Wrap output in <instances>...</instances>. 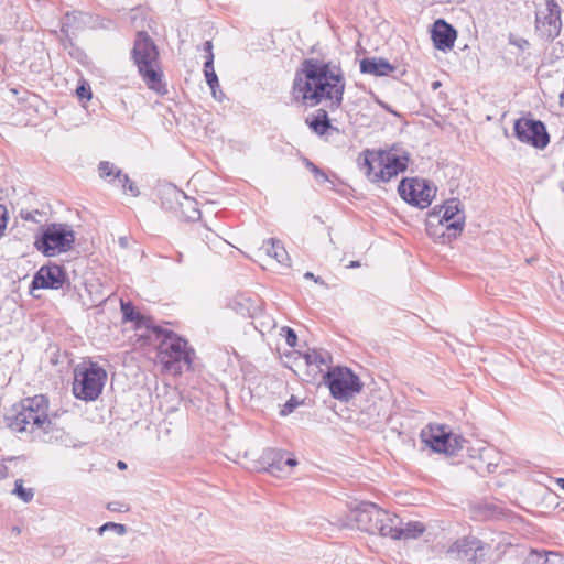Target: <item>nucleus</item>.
Returning <instances> with one entry per match:
<instances>
[{
  "label": "nucleus",
  "mask_w": 564,
  "mask_h": 564,
  "mask_svg": "<svg viewBox=\"0 0 564 564\" xmlns=\"http://www.w3.org/2000/svg\"><path fill=\"white\" fill-rule=\"evenodd\" d=\"M523 564H564V558L556 552L532 551Z\"/></svg>",
  "instance_id": "nucleus-22"
},
{
  "label": "nucleus",
  "mask_w": 564,
  "mask_h": 564,
  "mask_svg": "<svg viewBox=\"0 0 564 564\" xmlns=\"http://www.w3.org/2000/svg\"><path fill=\"white\" fill-rule=\"evenodd\" d=\"M366 414L370 415L372 423L387 421L390 416L388 402L383 400L373 401L367 406Z\"/></svg>",
  "instance_id": "nucleus-26"
},
{
  "label": "nucleus",
  "mask_w": 564,
  "mask_h": 564,
  "mask_svg": "<svg viewBox=\"0 0 564 564\" xmlns=\"http://www.w3.org/2000/svg\"><path fill=\"white\" fill-rule=\"evenodd\" d=\"M107 530H112L115 531L118 535H123L126 534L127 532V528L124 524H121V523H115V522H107L105 524H102L99 529H98V533L99 534H102L105 531Z\"/></svg>",
  "instance_id": "nucleus-34"
},
{
  "label": "nucleus",
  "mask_w": 564,
  "mask_h": 564,
  "mask_svg": "<svg viewBox=\"0 0 564 564\" xmlns=\"http://www.w3.org/2000/svg\"><path fill=\"white\" fill-rule=\"evenodd\" d=\"M37 436L42 437V440L47 443H53V442L64 443V442H66V440L68 437L63 429L56 426L52 422H51V426L48 427V433H45V430H44V431H41Z\"/></svg>",
  "instance_id": "nucleus-28"
},
{
  "label": "nucleus",
  "mask_w": 564,
  "mask_h": 564,
  "mask_svg": "<svg viewBox=\"0 0 564 564\" xmlns=\"http://www.w3.org/2000/svg\"><path fill=\"white\" fill-rule=\"evenodd\" d=\"M65 282V272L57 264L42 267L33 278L32 289H61Z\"/></svg>",
  "instance_id": "nucleus-18"
},
{
  "label": "nucleus",
  "mask_w": 564,
  "mask_h": 564,
  "mask_svg": "<svg viewBox=\"0 0 564 564\" xmlns=\"http://www.w3.org/2000/svg\"><path fill=\"white\" fill-rule=\"evenodd\" d=\"M310 127L315 133L319 135L325 134L332 128L326 110L318 109L311 120Z\"/></svg>",
  "instance_id": "nucleus-27"
},
{
  "label": "nucleus",
  "mask_w": 564,
  "mask_h": 564,
  "mask_svg": "<svg viewBox=\"0 0 564 564\" xmlns=\"http://www.w3.org/2000/svg\"><path fill=\"white\" fill-rule=\"evenodd\" d=\"M109 509H111V510H117V505H113V507H112V503H111V505H109Z\"/></svg>",
  "instance_id": "nucleus-50"
},
{
  "label": "nucleus",
  "mask_w": 564,
  "mask_h": 564,
  "mask_svg": "<svg viewBox=\"0 0 564 564\" xmlns=\"http://www.w3.org/2000/svg\"><path fill=\"white\" fill-rule=\"evenodd\" d=\"M75 242V232L67 224L53 223L41 228L34 247L45 257L69 251Z\"/></svg>",
  "instance_id": "nucleus-8"
},
{
  "label": "nucleus",
  "mask_w": 564,
  "mask_h": 564,
  "mask_svg": "<svg viewBox=\"0 0 564 564\" xmlns=\"http://www.w3.org/2000/svg\"><path fill=\"white\" fill-rule=\"evenodd\" d=\"M324 382L329 388L332 397L340 401L350 400L362 387L357 375L348 368L339 367L327 371Z\"/></svg>",
  "instance_id": "nucleus-10"
},
{
  "label": "nucleus",
  "mask_w": 564,
  "mask_h": 564,
  "mask_svg": "<svg viewBox=\"0 0 564 564\" xmlns=\"http://www.w3.org/2000/svg\"><path fill=\"white\" fill-rule=\"evenodd\" d=\"M132 56L148 87L158 93H164L165 88L161 80V74L156 69L159 51L147 32H138Z\"/></svg>",
  "instance_id": "nucleus-5"
},
{
  "label": "nucleus",
  "mask_w": 564,
  "mask_h": 564,
  "mask_svg": "<svg viewBox=\"0 0 564 564\" xmlns=\"http://www.w3.org/2000/svg\"><path fill=\"white\" fill-rule=\"evenodd\" d=\"M109 509H111V510H117V505H113V507H112V503H111V505H109Z\"/></svg>",
  "instance_id": "nucleus-49"
},
{
  "label": "nucleus",
  "mask_w": 564,
  "mask_h": 564,
  "mask_svg": "<svg viewBox=\"0 0 564 564\" xmlns=\"http://www.w3.org/2000/svg\"><path fill=\"white\" fill-rule=\"evenodd\" d=\"M100 177L107 180L111 184L120 185L124 193H130L132 196H138L139 191L129 176L118 169L113 163L101 161L98 165Z\"/></svg>",
  "instance_id": "nucleus-17"
},
{
  "label": "nucleus",
  "mask_w": 564,
  "mask_h": 564,
  "mask_svg": "<svg viewBox=\"0 0 564 564\" xmlns=\"http://www.w3.org/2000/svg\"><path fill=\"white\" fill-rule=\"evenodd\" d=\"M304 163L306 167L314 174L315 180L319 183H325L328 181V177L324 171L317 167L313 162L308 159H304Z\"/></svg>",
  "instance_id": "nucleus-32"
},
{
  "label": "nucleus",
  "mask_w": 564,
  "mask_h": 564,
  "mask_svg": "<svg viewBox=\"0 0 564 564\" xmlns=\"http://www.w3.org/2000/svg\"><path fill=\"white\" fill-rule=\"evenodd\" d=\"M398 192L403 200L423 209L431 205L436 195V187L425 178L412 177L403 178Z\"/></svg>",
  "instance_id": "nucleus-12"
},
{
  "label": "nucleus",
  "mask_w": 564,
  "mask_h": 564,
  "mask_svg": "<svg viewBox=\"0 0 564 564\" xmlns=\"http://www.w3.org/2000/svg\"><path fill=\"white\" fill-rule=\"evenodd\" d=\"M76 94L80 99H84V98L90 99L91 98V91H90L89 86L86 87L85 85H82V86L77 87Z\"/></svg>",
  "instance_id": "nucleus-38"
},
{
  "label": "nucleus",
  "mask_w": 564,
  "mask_h": 564,
  "mask_svg": "<svg viewBox=\"0 0 564 564\" xmlns=\"http://www.w3.org/2000/svg\"><path fill=\"white\" fill-rule=\"evenodd\" d=\"M389 535L392 540L416 539L425 531V525L420 521H410L402 525L401 519L397 516V522L393 521Z\"/></svg>",
  "instance_id": "nucleus-20"
},
{
  "label": "nucleus",
  "mask_w": 564,
  "mask_h": 564,
  "mask_svg": "<svg viewBox=\"0 0 564 564\" xmlns=\"http://www.w3.org/2000/svg\"><path fill=\"white\" fill-rule=\"evenodd\" d=\"M263 248L265 249L267 254L275 259L278 263L289 265V254L279 240L269 239L264 242Z\"/></svg>",
  "instance_id": "nucleus-24"
},
{
  "label": "nucleus",
  "mask_w": 564,
  "mask_h": 564,
  "mask_svg": "<svg viewBox=\"0 0 564 564\" xmlns=\"http://www.w3.org/2000/svg\"><path fill=\"white\" fill-rule=\"evenodd\" d=\"M13 494L17 495L23 502H30L34 497L33 489L24 488L23 480L21 479L15 480Z\"/></svg>",
  "instance_id": "nucleus-31"
},
{
  "label": "nucleus",
  "mask_w": 564,
  "mask_h": 564,
  "mask_svg": "<svg viewBox=\"0 0 564 564\" xmlns=\"http://www.w3.org/2000/svg\"><path fill=\"white\" fill-rule=\"evenodd\" d=\"M117 466H118L119 469H126L127 468V464L124 462H122V460H119Z\"/></svg>",
  "instance_id": "nucleus-43"
},
{
  "label": "nucleus",
  "mask_w": 564,
  "mask_h": 564,
  "mask_svg": "<svg viewBox=\"0 0 564 564\" xmlns=\"http://www.w3.org/2000/svg\"><path fill=\"white\" fill-rule=\"evenodd\" d=\"M282 330L285 332V341L290 347H294L297 341V336L295 332L290 327H283Z\"/></svg>",
  "instance_id": "nucleus-37"
},
{
  "label": "nucleus",
  "mask_w": 564,
  "mask_h": 564,
  "mask_svg": "<svg viewBox=\"0 0 564 564\" xmlns=\"http://www.w3.org/2000/svg\"><path fill=\"white\" fill-rule=\"evenodd\" d=\"M271 462L268 464L267 470L273 476H282L284 473L283 462L285 460L284 456L280 452H272Z\"/></svg>",
  "instance_id": "nucleus-29"
},
{
  "label": "nucleus",
  "mask_w": 564,
  "mask_h": 564,
  "mask_svg": "<svg viewBox=\"0 0 564 564\" xmlns=\"http://www.w3.org/2000/svg\"><path fill=\"white\" fill-rule=\"evenodd\" d=\"M161 200L165 208L180 212V215L186 220L194 221L200 216L197 202L173 185L162 189Z\"/></svg>",
  "instance_id": "nucleus-14"
},
{
  "label": "nucleus",
  "mask_w": 564,
  "mask_h": 564,
  "mask_svg": "<svg viewBox=\"0 0 564 564\" xmlns=\"http://www.w3.org/2000/svg\"><path fill=\"white\" fill-rule=\"evenodd\" d=\"M250 300L247 297H240L239 300H235L232 305L234 310L243 316L250 314Z\"/></svg>",
  "instance_id": "nucleus-33"
},
{
  "label": "nucleus",
  "mask_w": 564,
  "mask_h": 564,
  "mask_svg": "<svg viewBox=\"0 0 564 564\" xmlns=\"http://www.w3.org/2000/svg\"><path fill=\"white\" fill-rule=\"evenodd\" d=\"M182 260H183V254H182V253H178V254H177V259H176V261H177V262H182Z\"/></svg>",
  "instance_id": "nucleus-48"
},
{
  "label": "nucleus",
  "mask_w": 564,
  "mask_h": 564,
  "mask_svg": "<svg viewBox=\"0 0 564 564\" xmlns=\"http://www.w3.org/2000/svg\"><path fill=\"white\" fill-rule=\"evenodd\" d=\"M410 162V153L397 145L389 149H366L358 158V165L372 183H387L404 172Z\"/></svg>",
  "instance_id": "nucleus-2"
},
{
  "label": "nucleus",
  "mask_w": 564,
  "mask_h": 564,
  "mask_svg": "<svg viewBox=\"0 0 564 564\" xmlns=\"http://www.w3.org/2000/svg\"><path fill=\"white\" fill-rule=\"evenodd\" d=\"M297 465V460L294 458V457H288L285 458V460L283 462V466H284V473L283 475H289L290 474V470L295 467Z\"/></svg>",
  "instance_id": "nucleus-39"
},
{
  "label": "nucleus",
  "mask_w": 564,
  "mask_h": 564,
  "mask_svg": "<svg viewBox=\"0 0 564 564\" xmlns=\"http://www.w3.org/2000/svg\"><path fill=\"white\" fill-rule=\"evenodd\" d=\"M8 209L4 205H0V239L3 237L8 225Z\"/></svg>",
  "instance_id": "nucleus-36"
},
{
  "label": "nucleus",
  "mask_w": 564,
  "mask_h": 564,
  "mask_svg": "<svg viewBox=\"0 0 564 564\" xmlns=\"http://www.w3.org/2000/svg\"><path fill=\"white\" fill-rule=\"evenodd\" d=\"M359 262L358 261H351L350 264H349V268H357L359 267Z\"/></svg>",
  "instance_id": "nucleus-46"
},
{
  "label": "nucleus",
  "mask_w": 564,
  "mask_h": 564,
  "mask_svg": "<svg viewBox=\"0 0 564 564\" xmlns=\"http://www.w3.org/2000/svg\"><path fill=\"white\" fill-rule=\"evenodd\" d=\"M348 519L355 522V527L369 534H380L389 538L393 521L397 522V516L379 508L376 503L369 501L360 502L354 508ZM354 528L352 524H347Z\"/></svg>",
  "instance_id": "nucleus-6"
},
{
  "label": "nucleus",
  "mask_w": 564,
  "mask_h": 564,
  "mask_svg": "<svg viewBox=\"0 0 564 564\" xmlns=\"http://www.w3.org/2000/svg\"><path fill=\"white\" fill-rule=\"evenodd\" d=\"M118 242L122 248H127L129 245V240L127 237H120Z\"/></svg>",
  "instance_id": "nucleus-41"
},
{
  "label": "nucleus",
  "mask_w": 564,
  "mask_h": 564,
  "mask_svg": "<svg viewBox=\"0 0 564 564\" xmlns=\"http://www.w3.org/2000/svg\"><path fill=\"white\" fill-rule=\"evenodd\" d=\"M395 67L382 58H364L360 62V72L375 76H386L393 72Z\"/></svg>",
  "instance_id": "nucleus-21"
},
{
  "label": "nucleus",
  "mask_w": 564,
  "mask_h": 564,
  "mask_svg": "<svg viewBox=\"0 0 564 564\" xmlns=\"http://www.w3.org/2000/svg\"><path fill=\"white\" fill-rule=\"evenodd\" d=\"M465 214L458 199L435 206L427 215L426 231L442 243L457 238L464 229Z\"/></svg>",
  "instance_id": "nucleus-3"
},
{
  "label": "nucleus",
  "mask_w": 564,
  "mask_h": 564,
  "mask_svg": "<svg viewBox=\"0 0 564 564\" xmlns=\"http://www.w3.org/2000/svg\"><path fill=\"white\" fill-rule=\"evenodd\" d=\"M421 441L436 453L453 455L462 448V437L454 436L446 425L429 424L421 431Z\"/></svg>",
  "instance_id": "nucleus-11"
},
{
  "label": "nucleus",
  "mask_w": 564,
  "mask_h": 564,
  "mask_svg": "<svg viewBox=\"0 0 564 564\" xmlns=\"http://www.w3.org/2000/svg\"><path fill=\"white\" fill-rule=\"evenodd\" d=\"M121 312L124 321L129 322H139L141 319V315L135 311L134 306L130 302H120Z\"/></svg>",
  "instance_id": "nucleus-30"
},
{
  "label": "nucleus",
  "mask_w": 564,
  "mask_h": 564,
  "mask_svg": "<svg viewBox=\"0 0 564 564\" xmlns=\"http://www.w3.org/2000/svg\"><path fill=\"white\" fill-rule=\"evenodd\" d=\"M304 278H305V279H308V280H314L315 275H314L312 272H306V273L304 274Z\"/></svg>",
  "instance_id": "nucleus-44"
},
{
  "label": "nucleus",
  "mask_w": 564,
  "mask_h": 564,
  "mask_svg": "<svg viewBox=\"0 0 564 564\" xmlns=\"http://www.w3.org/2000/svg\"><path fill=\"white\" fill-rule=\"evenodd\" d=\"M456 36V30L446 21L443 19L435 21L432 30V40L437 50H451L454 46Z\"/></svg>",
  "instance_id": "nucleus-19"
},
{
  "label": "nucleus",
  "mask_w": 564,
  "mask_h": 564,
  "mask_svg": "<svg viewBox=\"0 0 564 564\" xmlns=\"http://www.w3.org/2000/svg\"><path fill=\"white\" fill-rule=\"evenodd\" d=\"M300 404H301V402L295 397H291V399L283 405V408L281 410V415H283V416L289 415Z\"/></svg>",
  "instance_id": "nucleus-35"
},
{
  "label": "nucleus",
  "mask_w": 564,
  "mask_h": 564,
  "mask_svg": "<svg viewBox=\"0 0 564 564\" xmlns=\"http://www.w3.org/2000/svg\"><path fill=\"white\" fill-rule=\"evenodd\" d=\"M204 74L206 77V82L212 89L214 98L221 100L224 94L221 91H219V96L217 94V88H219V82L214 69V55L207 57L204 64Z\"/></svg>",
  "instance_id": "nucleus-25"
},
{
  "label": "nucleus",
  "mask_w": 564,
  "mask_h": 564,
  "mask_svg": "<svg viewBox=\"0 0 564 564\" xmlns=\"http://www.w3.org/2000/svg\"><path fill=\"white\" fill-rule=\"evenodd\" d=\"M484 543L476 538L457 540L447 551V555L454 560L475 564L485 555Z\"/></svg>",
  "instance_id": "nucleus-16"
},
{
  "label": "nucleus",
  "mask_w": 564,
  "mask_h": 564,
  "mask_svg": "<svg viewBox=\"0 0 564 564\" xmlns=\"http://www.w3.org/2000/svg\"><path fill=\"white\" fill-rule=\"evenodd\" d=\"M514 134L524 143L536 149H544L550 142V135L544 123L540 120L520 118L514 122Z\"/></svg>",
  "instance_id": "nucleus-15"
},
{
  "label": "nucleus",
  "mask_w": 564,
  "mask_h": 564,
  "mask_svg": "<svg viewBox=\"0 0 564 564\" xmlns=\"http://www.w3.org/2000/svg\"><path fill=\"white\" fill-rule=\"evenodd\" d=\"M556 484L558 485V487H560L561 489H563V490H564V478H557V479H556Z\"/></svg>",
  "instance_id": "nucleus-42"
},
{
  "label": "nucleus",
  "mask_w": 564,
  "mask_h": 564,
  "mask_svg": "<svg viewBox=\"0 0 564 564\" xmlns=\"http://www.w3.org/2000/svg\"><path fill=\"white\" fill-rule=\"evenodd\" d=\"M204 50L205 52L207 53V57L210 56V55H214L213 54V44H212V41H206L205 44H204Z\"/></svg>",
  "instance_id": "nucleus-40"
},
{
  "label": "nucleus",
  "mask_w": 564,
  "mask_h": 564,
  "mask_svg": "<svg viewBox=\"0 0 564 564\" xmlns=\"http://www.w3.org/2000/svg\"><path fill=\"white\" fill-rule=\"evenodd\" d=\"M107 372L96 362L83 364L74 369L73 393L77 399L94 401L102 392Z\"/></svg>",
  "instance_id": "nucleus-9"
},
{
  "label": "nucleus",
  "mask_w": 564,
  "mask_h": 564,
  "mask_svg": "<svg viewBox=\"0 0 564 564\" xmlns=\"http://www.w3.org/2000/svg\"><path fill=\"white\" fill-rule=\"evenodd\" d=\"M47 400L44 395L28 398L21 402L20 410L13 416L10 426L19 432L48 433L51 420L47 415Z\"/></svg>",
  "instance_id": "nucleus-7"
},
{
  "label": "nucleus",
  "mask_w": 564,
  "mask_h": 564,
  "mask_svg": "<svg viewBox=\"0 0 564 564\" xmlns=\"http://www.w3.org/2000/svg\"><path fill=\"white\" fill-rule=\"evenodd\" d=\"M314 282L319 283V284H324V281L319 276H315L314 278Z\"/></svg>",
  "instance_id": "nucleus-47"
},
{
  "label": "nucleus",
  "mask_w": 564,
  "mask_h": 564,
  "mask_svg": "<svg viewBox=\"0 0 564 564\" xmlns=\"http://www.w3.org/2000/svg\"><path fill=\"white\" fill-rule=\"evenodd\" d=\"M7 477L6 468L0 469V479H4Z\"/></svg>",
  "instance_id": "nucleus-45"
},
{
  "label": "nucleus",
  "mask_w": 564,
  "mask_h": 564,
  "mask_svg": "<svg viewBox=\"0 0 564 564\" xmlns=\"http://www.w3.org/2000/svg\"><path fill=\"white\" fill-rule=\"evenodd\" d=\"M345 86L339 65L308 58L295 75L292 95L295 101L307 107H315L325 100L330 109H337L343 102Z\"/></svg>",
  "instance_id": "nucleus-1"
},
{
  "label": "nucleus",
  "mask_w": 564,
  "mask_h": 564,
  "mask_svg": "<svg viewBox=\"0 0 564 564\" xmlns=\"http://www.w3.org/2000/svg\"><path fill=\"white\" fill-rule=\"evenodd\" d=\"M156 332L160 338L158 360L163 368L174 375L181 373L184 367L191 368L194 350L187 341L172 330L158 328Z\"/></svg>",
  "instance_id": "nucleus-4"
},
{
  "label": "nucleus",
  "mask_w": 564,
  "mask_h": 564,
  "mask_svg": "<svg viewBox=\"0 0 564 564\" xmlns=\"http://www.w3.org/2000/svg\"><path fill=\"white\" fill-rule=\"evenodd\" d=\"M561 30V7L555 0H546L545 8L535 13V32L541 39L553 41Z\"/></svg>",
  "instance_id": "nucleus-13"
},
{
  "label": "nucleus",
  "mask_w": 564,
  "mask_h": 564,
  "mask_svg": "<svg viewBox=\"0 0 564 564\" xmlns=\"http://www.w3.org/2000/svg\"><path fill=\"white\" fill-rule=\"evenodd\" d=\"M303 358L305 364L310 367H315L317 370L322 371V367H328L330 361V355L323 349H308Z\"/></svg>",
  "instance_id": "nucleus-23"
}]
</instances>
